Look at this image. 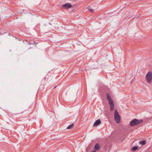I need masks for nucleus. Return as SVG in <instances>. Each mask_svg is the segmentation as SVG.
Masks as SVG:
<instances>
[{
  "label": "nucleus",
  "instance_id": "f257e3e1",
  "mask_svg": "<svg viewBox=\"0 0 152 152\" xmlns=\"http://www.w3.org/2000/svg\"><path fill=\"white\" fill-rule=\"evenodd\" d=\"M106 96L107 99L108 101L109 104L110 106V110L111 111H112L114 109V103L109 93H107Z\"/></svg>",
  "mask_w": 152,
  "mask_h": 152
},
{
  "label": "nucleus",
  "instance_id": "f03ea898",
  "mask_svg": "<svg viewBox=\"0 0 152 152\" xmlns=\"http://www.w3.org/2000/svg\"><path fill=\"white\" fill-rule=\"evenodd\" d=\"M143 121L142 119L138 120L137 119H134L130 122L129 125L131 126H133L138 125L142 123Z\"/></svg>",
  "mask_w": 152,
  "mask_h": 152
},
{
  "label": "nucleus",
  "instance_id": "7ed1b4c3",
  "mask_svg": "<svg viewBox=\"0 0 152 152\" xmlns=\"http://www.w3.org/2000/svg\"><path fill=\"white\" fill-rule=\"evenodd\" d=\"M114 118L117 123H119L120 122V117L118 111L115 110Z\"/></svg>",
  "mask_w": 152,
  "mask_h": 152
},
{
  "label": "nucleus",
  "instance_id": "20e7f679",
  "mask_svg": "<svg viewBox=\"0 0 152 152\" xmlns=\"http://www.w3.org/2000/svg\"><path fill=\"white\" fill-rule=\"evenodd\" d=\"M145 78L148 83H150L152 80V72H148L146 75Z\"/></svg>",
  "mask_w": 152,
  "mask_h": 152
},
{
  "label": "nucleus",
  "instance_id": "39448f33",
  "mask_svg": "<svg viewBox=\"0 0 152 152\" xmlns=\"http://www.w3.org/2000/svg\"><path fill=\"white\" fill-rule=\"evenodd\" d=\"M72 7V5L71 4L69 3H67L62 5L61 7V8L63 9L67 10L71 7Z\"/></svg>",
  "mask_w": 152,
  "mask_h": 152
},
{
  "label": "nucleus",
  "instance_id": "423d86ee",
  "mask_svg": "<svg viewBox=\"0 0 152 152\" xmlns=\"http://www.w3.org/2000/svg\"><path fill=\"white\" fill-rule=\"evenodd\" d=\"M101 123V122L100 119H98L94 123V126H97L100 125Z\"/></svg>",
  "mask_w": 152,
  "mask_h": 152
},
{
  "label": "nucleus",
  "instance_id": "0eeeda50",
  "mask_svg": "<svg viewBox=\"0 0 152 152\" xmlns=\"http://www.w3.org/2000/svg\"><path fill=\"white\" fill-rule=\"evenodd\" d=\"M100 148V145L98 143H96L94 147V149L95 150H99Z\"/></svg>",
  "mask_w": 152,
  "mask_h": 152
},
{
  "label": "nucleus",
  "instance_id": "6e6552de",
  "mask_svg": "<svg viewBox=\"0 0 152 152\" xmlns=\"http://www.w3.org/2000/svg\"><path fill=\"white\" fill-rule=\"evenodd\" d=\"M74 124H71L69 125L67 127V129H72L74 127Z\"/></svg>",
  "mask_w": 152,
  "mask_h": 152
},
{
  "label": "nucleus",
  "instance_id": "1a4fd4ad",
  "mask_svg": "<svg viewBox=\"0 0 152 152\" xmlns=\"http://www.w3.org/2000/svg\"><path fill=\"white\" fill-rule=\"evenodd\" d=\"M138 149V146H134L131 149V151H134Z\"/></svg>",
  "mask_w": 152,
  "mask_h": 152
},
{
  "label": "nucleus",
  "instance_id": "9d476101",
  "mask_svg": "<svg viewBox=\"0 0 152 152\" xmlns=\"http://www.w3.org/2000/svg\"><path fill=\"white\" fill-rule=\"evenodd\" d=\"M146 141L145 140H142L141 141H140L139 142V143L140 144L144 145L146 143Z\"/></svg>",
  "mask_w": 152,
  "mask_h": 152
},
{
  "label": "nucleus",
  "instance_id": "9b49d317",
  "mask_svg": "<svg viewBox=\"0 0 152 152\" xmlns=\"http://www.w3.org/2000/svg\"><path fill=\"white\" fill-rule=\"evenodd\" d=\"M87 8L90 12H94V10L92 9L90 7L88 6Z\"/></svg>",
  "mask_w": 152,
  "mask_h": 152
},
{
  "label": "nucleus",
  "instance_id": "f8f14e48",
  "mask_svg": "<svg viewBox=\"0 0 152 152\" xmlns=\"http://www.w3.org/2000/svg\"><path fill=\"white\" fill-rule=\"evenodd\" d=\"M33 42H34V44L35 45H36L38 44V42H35V41H34Z\"/></svg>",
  "mask_w": 152,
  "mask_h": 152
},
{
  "label": "nucleus",
  "instance_id": "ddd939ff",
  "mask_svg": "<svg viewBox=\"0 0 152 152\" xmlns=\"http://www.w3.org/2000/svg\"><path fill=\"white\" fill-rule=\"evenodd\" d=\"M91 152H96L95 151H92Z\"/></svg>",
  "mask_w": 152,
  "mask_h": 152
},
{
  "label": "nucleus",
  "instance_id": "4468645a",
  "mask_svg": "<svg viewBox=\"0 0 152 152\" xmlns=\"http://www.w3.org/2000/svg\"><path fill=\"white\" fill-rule=\"evenodd\" d=\"M29 44L30 45L31 44V43H30V42L29 43Z\"/></svg>",
  "mask_w": 152,
  "mask_h": 152
},
{
  "label": "nucleus",
  "instance_id": "2eb2a0df",
  "mask_svg": "<svg viewBox=\"0 0 152 152\" xmlns=\"http://www.w3.org/2000/svg\"><path fill=\"white\" fill-rule=\"evenodd\" d=\"M46 79V77H45L44 78V79Z\"/></svg>",
  "mask_w": 152,
  "mask_h": 152
},
{
  "label": "nucleus",
  "instance_id": "dca6fc26",
  "mask_svg": "<svg viewBox=\"0 0 152 152\" xmlns=\"http://www.w3.org/2000/svg\"><path fill=\"white\" fill-rule=\"evenodd\" d=\"M56 86H55L54 88H56Z\"/></svg>",
  "mask_w": 152,
  "mask_h": 152
}]
</instances>
